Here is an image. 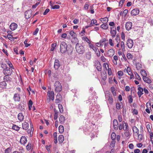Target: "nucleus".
Wrapping results in <instances>:
<instances>
[{"label":"nucleus","instance_id":"nucleus-1","mask_svg":"<svg viewBox=\"0 0 153 153\" xmlns=\"http://www.w3.org/2000/svg\"><path fill=\"white\" fill-rule=\"evenodd\" d=\"M89 108L90 112L88 114L87 117L90 121L94 122V114L95 113L96 110H94V106H92V105L90 106Z\"/></svg>","mask_w":153,"mask_h":153},{"label":"nucleus","instance_id":"nucleus-2","mask_svg":"<svg viewBox=\"0 0 153 153\" xmlns=\"http://www.w3.org/2000/svg\"><path fill=\"white\" fill-rule=\"evenodd\" d=\"M4 66L2 67L3 68L4 67H5L4 68L3 72L4 75H10L13 73V71L12 69L13 68H10L9 67H6L5 65H3Z\"/></svg>","mask_w":153,"mask_h":153},{"label":"nucleus","instance_id":"nucleus-3","mask_svg":"<svg viewBox=\"0 0 153 153\" xmlns=\"http://www.w3.org/2000/svg\"><path fill=\"white\" fill-rule=\"evenodd\" d=\"M76 49L77 52L80 54H83L85 51L84 47L81 44L78 43L76 45Z\"/></svg>","mask_w":153,"mask_h":153},{"label":"nucleus","instance_id":"nucleus-4","mask_svg":"<svg viewBox=\"0 0 153 153\" xmlns=\"http://www.w3.org/2000/svg\"><path fill=\"white\" fill-rule=\"evenodd\" d=\"M68 45L65 42H62L60 45V51L62 53H65L67 51Z\"/></svg>","mask_w":153,"mask_h":153},{"label":"nucleus","instance_id":"nucleus-5","mask_svg":"<svg viewBox=\"0 0 153 153\" xmlns=\"http://www.w3.org/2000/svg\"><path fill=\"white\" fill-rule=\"evenodd\" d=\"M54 87L56 91L57 92H60L62 90V86L60 82L58 81L55 82Z\"/></svg>","mask_w":153,"mask_h":153},{"label":"nucleus","instance_id":"nucleus-6","mask_svg":"<svg viewBox=\"0 0 153 153\" xmlns=\"http://www.w3.org/2000/svg\"><path fill=\"white\" fill-rule=\"evenodd\" d=\"M47 96L50 100H53L54 98V93L53 91H48L47 92Z\"/></svg>","mask_w":153,"mask_h":153},{"label":"nucleus","instance_id":"nucleus-7","mask_svg":"<svg viewBox=\"0 0 153 153\" xmlns=\"http://www.w3.org/2000/svg\"><path fill=\"white\" fill-rule=\"evenodd\" d=\"M32 11L30 9L27 10L25 13V18L27 19H29L32 16Z\"/></svg>","mask_w":153,"mask_h":153},{"label":"nucleus","instance_id":"nucleus-8","mask_svg":"<svg viewBox=\"0 0 153 153\" xmlns=\"http://www.w3.org/2000/svg\"><path fill=\"white\" fill-rule=\"evenodd\" d=\"M26 107V105L25 104L24 102H21L18 106V108L21 110L24 111Z\"/></svg>","mask_w":153,"mask_h":153},{"label":"nucleus","instance_id":"nucleus-9","mask_svg":"<svg viewBox=\"0 0 153 153\" xmlns=\"http://www.w3.org/2000/svg\"><path fill=\"white\" fill-rule=\"evenodd\" d=\"M110 33L113 38L115 36L116 33V30L115 27H113L110 28Z\"/></svg>","mask_w":153,"mask_h":153},{"label":"nucleus","instance_id":"nucleus-10","mask_svg":"<svg viewBox=\"0 0 153 153\" xmlns=\"http://www.w3.org/2000/svg\"><path fill=\"white\" fill-rule=\"evenodd\" d=\"M95 64L97 69L98 71H101L102 69V66L100 62L98 61H96Z\"/></svg>","mask_w":153,"mask_h":153},{"label":"nucleus","instance_id":"nucleus-11","mask_svg":"<svg viewBox=\"0 0 153 153\" xmlns=\"http://www.w3.org/2000/svg\"><path fill=\"white\" fill-rule=\"evenodd\" d=\"M126 44L128 47L129 48H131L134 44L133 41L132 40L128 39L127 41Z\"/></svg>","mask_w":153,"mask_h":153},{"label":"nucleus","instance_id":"nucleus-12","mask_svg":"<svg viewBox=\"0 0 153 153\" xmlns=\"http://www.w3.org/2000/svg\"><path fill=\"white\" fill-rule=\"evenodd\" d=\"M60 66L59 61L57 59H56L54 62V68L55 70H57Z\"/></svg>","mask_w":153,"mask_h":153},{"label":"nucleus","instance_id":"nucleus-13","mask_svg":"<svg viewBox=\"0 0 153 153\" xmlns=\"http://www.w3.org/2000/svg\"><path fill=\"white\" fill-rule=\"evenodd\" d=\"M126 28L127 30H129L131 29L132 23L131 22H128L126 24Z\"/></svg>","mask_w":153,"mask_h":153},{"label":"nucleus","instance_id":"nucleus-14","mask_svg":"<svg viewBox=\"0 0 153 153\" xmlns=\"http://www.w3.org/2000/svg\"><path fill=\"white\" fill-rule=\"evenodd\" d=\"M62 100V96L59 93H58L56 96V99L55 103H58L60 102Z\"/></svg>","mask_w":153,"mask_h":153},{"label":"nucleus","instance_id":"nucleus-15","mask_svg":"<svg viewBox=\"0 0 153 153\" xmlns=\"http://www.w3.org/2000/svg\"><path fill=\"white\" fill-rule=\"evenodd\" d=\"M140 12L138 9H135L132 10L131 11V14L132 16H136L138 15Z\"/></svg>","mask_w":153,"mask_h":153},{"label":"nucleus","instance_id":"nucleus-16","mask_svg":"<svg viewBox=\"0 0 153 153\" xmlns=\"http://www.w3.org/2000/svg\"><path fill=\"white\" fill-rule=\"evenodd\" d=\"M21 95L18 93L15 94L13 96V99L15 101L19 102L20 101Z\"/></svg>","mask_w":153,"mask_h":153},{"label":"nucleus","instance_id":"nucleus-17","mask_svg":"<svg viewBox=\"0 0 153 153\" xmlns=\"http://www.w3.org/2000/svg\"><path fill=\"white\" fill-rule=\"evenodd\" d=\"M27 142V139L25 136H22L20 140V143L22 144L25 145Z\"/></svg>","mask_w":153,"mask_h":153},{"label":"nucleus","instance_id":"nucleus-18","mask_svg":"<svg viewBox=\"0 0 153 153\" xmlns=\"http://www.w3.org/2000/svg\"><path fill=\"white\" fill-rule=\"evenodd\" d=\"M138 91L137 92V94L139 97H140L143 94V89L141 87H139L138 88Z\"/></svg>","mask_w":153,"mask_h":153},{"label":"nucleus","instance_id":"nucleus-19","mask_svg":"<svg viewBox=\"0 0 153 153\" xmlns=\"http://www.w3.org/2000/svg\"><path fill=\"white\" fill-rule=\"evenodd\" d=\"M17 27V25L15 23H12L10 26V29L12 30H16Z\"/></svg>","mask_w":153,"mask_h":153},{"label":"nucleus","instance_id":"nucleus-20","mask_svg":"<svg viewBox=\"0 0 153 153\" xmlns=\"http://www.w3.org/2000/svg\"><path fill=\"white\" fill-rule=\"evenodd\" d=\"M114 128L117 130L119 127V125L117 120L116 119L114 120L113 122Z\"/></svg>","mask_w":153,"mask_h":153},{"label":"nucleus","instance_id":"nucleus-21","mask_svg":"<svg viewBox=\"0 0 153 153\" xmlns=\"http://www.w3.org/2000/svg\"><path fill=\"white\" fill-rule=\"evenodd\" d=\"M108 55L110 57L112 56L115 53V51L113 49H111L108 51Z\"/></svg>","mask_w":153,"mask_h":153},{"label":"nucleus","instance_id":"nucleus-22","mask_svg":"<svg viewBox=\"0 0 153 153\" xmlns=\"http://www.w3.org/2000/svg\"><path fill=\"white\" fill-rule=\"evenodd\" d=\"M16 89L19 92V94L21 95V96H24L25 94V92L23 89L21 90L20 88H17Z\"/></svg>","mask_w":153,"mask_h":153},{"label":"nucleus","instance_id":"nucleus-23","mask_svg":"<svg viewBox=\"0 0 153 153\" xmlns=\"http://www.w3.org/2000/svg\"><path fill=\"white\" fill-rule=\"evenodd\" d=\"M22 127L23 129L27 130L29 127V124L26 122H24L22 123Z\"/></svg>","mask_w":153,"mask_h":153},{"label":"nucleus","instance_id":"nucleus-24","mask_svg":"<svg viewBox=\"0 0 153 153\" xmlns=\"http://www.w3.org/2000/svg\"><path fill=\"white\" fill-rule=\"evenodd\" d=\"M100 27L103 29L106 30L108 28V25L106 23H103L101 25Z\"/></svg>","mask_w":153,"mask_h":153},{"label":"nucleus","instance_id":"nucleus-25","mask_svg":"<svg viewBox=\"0 0 153 153\" xmlns=\"http://www.w3.org/2000/svg\"><path fill=\"white\" fill-rule=\"evenodd\" d=\"M7 83L5 81H3L0 83V87L2 89H4L6 88Z\"/></svg>","mask_w":153,"mask_h":153},{"label":"nucleus","instance_id":"nucleus-26","mask_svg":"<svg viewBox=\"0 0 153 153\" xmlns=\"http://www.w3.org/2000/svg\"><path fill=\"white\" fill-rule=\"evenodd\" d=\"M18 118L20 121H22L23 120L24 117L22 113H20L18 114Z\"/></svg>","mask_w":153,"mask_h":153},{"label":"nucleus","instance_id":"nucleus-27","mask_svg":"<svg viewBox=\"0 0 153 153\" xmlns=\"http://www.w3.org/2000/svg\"><path fill=\"white\" fill-rule=\"evenodd\" d=\"M116 106L117 109H120L123 107V104L121 102L120 103H117L116 104Z\"/></svg>","mask_w":153,"mask_h":153},{"label":"nucleus","instance_id":"nucleus-28","mask_svg":"<svg viewBox=\"0 0 153 153\" xmlns=\"http://www.w3.org/2000/svg\"><path fill=\"white\" fill-rule=\"evenodd\" d=\"M143 78L144 81L146 83H150L152 82L151 80L146 76L143 77Z\"/></svg>","mask_w":153,"mask_h":153},{"label":"nucleus","instance_id":"nucleus-29","mask_svg":"<svg viewBox=\"0 0 153 153\" xmlns=\"http://www.w3.org/2000/svg\"><path fill=\"white\" fill-rule=\"evenodd\" d=\"M132 129L134 133H136L137 134H138L139 133V130L136 126H134L132 127Z\"/></svg>","mask_w":153,"mask_h":153},{"label":"nucleus","instance_id":"nucleus-30","mask_svg":"<svg viewBox=\"0 0 153 153\" xmlns=\"http://www.w3.org/2000/svg\"><path fill=\"white\" fill-rule=\"evenodd\" d=\"M9 75H5L3 78L4 81L8 82L10 81L11 80V78L9 76Z\"/></svg>","mask_w":153,"mask_h":153},{"label":"nucleus","instance_id":"nucleus-31","mask_svg":"<svg viewBox=\"0 0 153 153\" xmlns=\"http://www.w3.org/2000/svg\"><path fill=\"white\" fill-rule=\"evenodd\" d=\"M93 50L95 52L97 56L99 57L100 56V53L97 48L96 47L95 48H94Z\"/></svg>","mask_w":153,"mask_h":153},{"label":"nucleus","instance_id":"nucleus-32","mask_svg":"<svg viewBox=\"0 0 153 153\" xmlns=\"http://www.w3.org/2000/svg\"><path fill=\"white\" fill-rule=\"evenodd\" d=\"M102 117V115L100 114H97L94 116V120L96 121H97L98 120L101 119Z\"/></svg>","mask_w":153,"mask_h":153},{"label":"nucleus","instance_id":"nucleus-33","mask_svg":"<svg viewBox=\"0 0 153 153\" xmlns=\"http://www.w3.org/2000/svg\"><path fill=\"white\" fill-rule=\"evenodd\" d=\"M69 34L74 39L76 38V34L74 31L72 30L70 31Z\"/></svg>","mask_w":153,"mask_h":153},{"label":"nucleus","instance_id":"nucleus-34","mask_svg":"<svg viewBox=\"0 0 153 153\" xmlns=\"http://www.w3.org/2000/svg\"><path fill=\"white\" fill-rule=\"evenodd\" d=\"M59 120L60 123L61 124H63L65 121V119L63 115H61L60 117Z\"/></svg>","mask_w":153,"mask_h":153},{"label":"nucleus","instance_id":"nucleus-35","mask_svg":"<svg viewBox=\"0 0 153 153\" xmlns=\"http://www.w3.org/2000/svg\"><path fill=\"white\" fill-rule=\"evenodd\" d=\"M58 140L59 142L62 143L64 140V137L63 135H60L58 138Z\"/></svg>","mask_w":153,"mask_h":153},{"label":"nucleus","instance_id":"nucleus-36","mask_svg":"<svg viewBox=\"0 0 153 153\" xmlns=\"http://www.w3.org/2000/svg\"><path fill=\"white\" fill-rule=\"evenodd\" d=\"M124 126L123 128V129L125 131L129 130V128L128 125L127 123L124 122Z\"/></svg>","mask_w":153,"mask_h":153},{"label":"nucleus","instance_id":"nucleus-37","mask_svg":"<svg viewBox=\"0 0 153 153\" xmlns=\"http://www.w3.org/2000/svg\"><path fill=\"white\" fill-rule=\"evenodd\" d=\"M59 131L60 133H62L64 131V126L61 125L59 126Z\"/></svg>","mask_w":153,"mask_h":153},{"label":"nucleus","instance_id":"nucleus-38","mask_svg":"<svg viewBox=\"0 0 153 153\" xmlns=\"http://www.w3.org/2000/svg\"><path fill=\"white\" fill-rule=\"evenodd\" d=\"M131 131L130 130H128V131H126V132H125V135L126 136V137H128V138H129L130 136H131V134H130Z\"/></svg>","mask_w":153,"mask_h":153},{"label":"nucleus","instance_id":"nucleus-39","mask_svg":"<svg viewBox=\"0 0 153 153\" xmlns=\"http://www.w3.org/2000/svg\"><path fill=\"white\" fill-rule=\"evenodd\" d=\"M86 57L87 59H90L91 58V53L90 52H88L86 53Z\"/></svg>","mask_w":153,"mask_h":153},{"label":"nucleus","instance_id":"nucleus-40","mask_svg":"<svg viewBox=\"0 0 153 153\" xmlns=\"http://www.w3.org/2000/svg\"><path fill=\"white\" fill-rule=\"evenodd\" d=\"M33 104L32 101L31 100H30L28 101V105L29 106V110H30L31 108L32 107V106Z\"/></svg>","mask_w":153,"mask_h":153},{"label":"nucleus","instance_id":"nucleus-41","mask_svg":"<svg viewBox=\"0 0 153 153\" xmlns=\"http://www.w3.org/2000/svg\"><path fill=\"white\" fill-rule=\"evenodd\" d=\"M108 100L110 104H112L113 102V99L111 94H109Z\"/></svg>","mask_w":153,"mask_h":153},{"label":"nucleus","instance_id":"nucleus-42","mask_svg":"<svg viewBox=\"0 0 153 153\" xmlns=\"http://www.w3.org/2000/svg\"><path fill=\"white\" fill-rule=\"evenodd\" d=\"M140 73L143 77L146 76L147 75L146 71L144 70H142L141 71Z\"/></svg>","mask_w":153,"mask_h":153},{"label":"nucleus","instance_id":"nucleus-43","mask_svg":"<svg viewBox=\"0 0 153 153\" xmlns=\"http://www.w3.org/2000/svg\"><path fill=\"white\" fill-rule=\"evenodd\" d=\"M20 128L19 127L14 124L12 126V129L16 131H19Z\"/></svg>","mask_w":153,"mask_h":153},{"label":"nucleus","instance_id":"nucleus-44","mask_svg":"<svg viewBox=\"0 0 153 153\" xmlns=\"http://www.w3.org/2000/svg\"><path fill=\"white\" fill-rule=\"evenodd\" d=\"M117 74L119 76V79H121V77L123 75V71H119L117 72Z\"/></svg>","mask_w":153,"mask_h":153},{"label":"nucleus","instance_id":"nucleus-45","mask_svg":"<svg viewBox=\"0 0 153 153\" xmlns=\"http://www.w3.org/2000/svg\"><path fill=\"white\" fill-rule=\"evenodd\" d=\"M6 62L7 64L9 66V67L10 68H13V69H14V68L12 64L9 60H7V61Z\"/></svg>","mask_w":153,"mask_h":153},{"label":"nucleus","instance_id":"nucleus-46","mask_svg":"<svg viewBox=\"0 0 153 153\" xmlns=\"http://www.w3.org/2000/svg\"><path fill=\"white\" fill-rule=\"evenodd\" d=\"M58 107L60 112L61 113L63 112V109L62 105L61 104H59Z\"/></svg>","mask_w":153,"mask_h":153},{"label":"nucleus","instance_id":"nucleus-47","mask_svg":"<svg viewBox=\"0 0 153 153\" xmlns=\"http://www.w3.org/2000/svg\"><path fill=\"white\" fill-rule=\"evenodd\" d=\"M82 39L83 40L87 42L88 43H90V41L89 39L87 38L86 36H84L82 38Z\"/></svg>","mask_w":153,"mask_h":153},{"label":"nucleus","instance_id":"nucleus-48","mask_svg":"<svg viewBox=\"0 0 153 153\" xmlns=\"http://www.w3.org/2000/svg\"><path fill=\"white\" fill-rule=\"evenodd\" d=\"M56 43H53L51 45V51H53L55 49L56 46Z\"/></svg>","mask_w":153,"mask_h":153},{"label":"nucleus","instance_id":"nucleus-49","mask_svg":"<svg viewBox=\"0 0 153 153\" xmlns=\"http://www.w3.org/2000/svg\"><path fill=\"white\" fill-rule=\"evenodd\" d=\"M134 75L136 78L139 80H141V78L138 74L137 72H135L134 73Z\"/></svg>","mask_w":153,"mask_h":153},{"label":"nucleus","instance_id":"nucleus-50","mask_svg":"<svg viewBox=\"0 0 153 153\" xmlns=\"http://www.w3.org/2000/svg\"><path fill=\"white\" fill-rule=\"evenodd\" d=\"M101 22H102V23H104V22H106V23L108 21V19L107 17H105L102 19H101L100 20Z\"/></svg>","mask_w":153,"mask_h":153},{"label":"nucleus","instance_id":"nucleus-51","mask_svg":"<svg viewBox=\"0 0 153 153\" xmlns=\"http://www.w3.org/2000/svg\"><path fill=\"white\" fill-rule=\"evenodd\" d=\"M55 113L54 116V119L55 120L57 119L58 117V111H57L55 109H54Z\"/></svg>","mask_w":153,"mask_h":153},{"label":"nucleus","instance_id":"nucleus-52","mask_svg":"<svg viewBox=\"0 0 153 153\" xmlns=\"http://www.w3.org/2000/svg\"><path fill=\"white\" fill-rule=\"evenodd\" d=\"M31 148V145L30 143H29L26 146V149L28 151L30 150Z\"/></svg>","mask_w":153,"mask_h":153},{"label":"nucleus","instance_id":"nucleus-53","mask_svg":"<svg viewBox=\"0 0 153 153\" xmlns=\"http://www.w3.org/2000/svg\"><path fill=\"white\" fill-rule=\"evenodd\" d=\"M111 89L113 95L114 96H115L116 95V92L115 91L114 87H111Z\"/></svg>","mask_w":153,"mask_h":153},{"label":"nucleus","instance_id":"nucleus-54","mask_svg":"<svg viewBox=\"0 0 153 153\" xmlns=\"http://www.w3.org/2000/svg\"><path fill=\"white\" fill-rule=\"evenodd\" d=\"M121 46L122 51H124L125 50V45L123 42L121 41L120 42Z\"/></svg>","mask_w":153,"mask_h":153},{"label":"nucleus","instance_id":"nucleus-55","mask_svg":"<svg viewBox=\"0 0 153 153\" xmlns=\"http://www.w3.org/2000/svg\"><path fill=\"white\" fill-rule=\"evenodd\" d=\"M127 57L128 59L131 60L132 59L133 57L130 53H128L127 54Z\"/></svg>","mask_w":153,"mask_h":153},{"label":"nucleus","instance_id":"nucleus-56","mask_svg":"<svg viewBox=\"0 0 153 153\" xmlns=\"http://www.w3.org/2000/svg\"><path fill=\"white\" fill-rule=\"evenodd\" d=\"M128 102L129 103H131L133 101V99L132 98V96L131 95H130L128 96Z\"/></svg>","mask_w":153,"mask_h":153},{"label":"nucleus","instance_id":"nucleus-57","mask_svg":"<svg viewBox=\"0 0 153 153\" xmlns=\"http://www.w3.org/2000/svg\"><path fill=\"white\" fill-rule=\"evenodd\" d=\"M136 66L137 69V70H139L140 68H141L142 67V65L140 63H138L136 64Z\"/></svg>","mask_w":153,"mask_h":153},{"label":"nucleus","instance_id":"nucleus-58","mask_svg":"<svg viewBox=\"0 0 153 153\" xmlns=\"http://www.w3.org/2000/svg\"><path fill=\"white\" fill-rule=\"evenodd\" d=\"M60 6L57 4L55 5L51 6V8L52 9H58L59 8Z\"/></svg>","mask_w":153,"mask_h":153},{"label":"nucleus","instance_id":"nucleus-59","mask_svg":"<svg viewBox=\"0 0 153 153\" xmlns=\"http://www.w3.org/2000/svg\"><path fill=\"white\" fill-rule=\"evenodd\" d=\"M111 138L112 140H115L116 138V134L114 132H113L111 134Z\"/></svg>","mask_w":153,"mask_h":153},{"label":"nucleus","instance_id":"nucleus-60","mask_svg":"<svg viewBox=\"0 0 153 153\" xmlns=\"http://www.w3.org/2000/svg\"><path fill=\"white\" fill-rule=\"evenodd\" d=\"M115 40L116 41L117 43H120V37L118 35H117Z\"/></svg>","mask_w":153,"mask_h":153},{"label":"nucleus","instance_id":"nucleus-61","mask_svg":"<svg viewBox=\"0 0 153 153\" xmlns=\"http://www.w3.org/2000/svg\"><path fill=\"white\" fill-rule=\"evenodd\" d=\"M124 121L122 123H120L119 124V129L120 130H121L122 129H123V128L124 126Z\"/></svg>","mask_w":153,"mask_h":153},{"label":"nucleus","instance_id":"nucleus-62","mask_svg":"<svg viewBox=\"0 0 153 153\" xmlns=\"http://www.w3.org/2000/svg\"><path fill=\"white\" fill-rule=\"evenodd\" d=\"M109 43L110 46L113 47L114 45V44L112 40L111 39H109Z\"/></svg>","mask_w":153,"mask_h":153},{"label":"nucleus","instance_id":"nucleus-63","mask_svg":"<svg viewBox=\"0 0 153 153\" xmlns=\"http://www.w3.org/2000/svg\"><path fill=\"white\" fill-rule=\"evenodd\" d=\"M137 135H138V138L139 140H140V141L142 140L143 139V136L141 134H137Z\"/></svg>","mask_w":153,"mask_h":153},{"label":"nucleus","instance_id":"nucleus-64","mask_svg":"<svg viewBox=\"0 0 153 153\" xmlns=\"http://www.w3.org/2000/svg\"><path fill=\"white\" fill-rule=\"evenodd\" d=\"M103 66L106 70L109 68L108 65L106 63H104L103 65Z\"/></svg>","mask_w":153,"mask_h":153}]
</instances>
